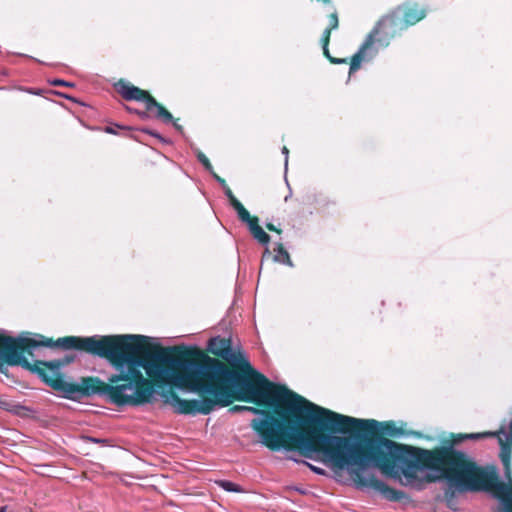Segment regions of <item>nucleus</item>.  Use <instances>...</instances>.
Returning <instances> with one entry per match:
<instances>
[{
	"instance_id": "1",
	"label": "nucleus",
	"mask_w": 512,
	"mask_h": 512,
	"mask_svg": "<svg viewBox=\"0 0 512 512\" xmlns=\"http://www.w3.org/2000/svg\"><path fill=\"white\" fill-rule=\"evenodd\" d=\"M363 438L364 445L353 440L343 469L355 476L360 486L374 489L388 501L398 502L407 498V495L376 477L362 476L367 468L377 467L384 472L397 469L403 474L407 484L418 480V471H434L447 481L448 488L444 491V496L451 508L457 493L479 491H495L503 502L512 504V483L499 482L494 467L484 468L478 465L471 456L453 448L452 444L427 450L399 444L381 436ZM505 512H512V509H506Z\"/></svg>"
},
{
	"instance_id": "2",
	"label": "nucleus",
	"mask_w": 512,
	"mask_h": 512,
	"mask_svg": "<svg viewBox=\"0 0 512 512\" xmlns=\"http://www.w3.org/2000/svg\"><path fill=\"white\" fill-rule=\"evenodd\" d=\"M38 347H57L64 350H77L106 359L119 373L108 378L105 383L97 377H83L78 383L63 380L58 371L73 362L75 356H65L51 361H36L38 374L49 386L62 393L63 397L78 400L99 395L116 406H138L151 401L154 389L143 376L141 368L154 379H159L165 348L149 351V337L123 334L106 336H66L56 341L38 335Z\"/></svg>"
},
{
	"instance_id": "3",
	"label": "nucleus",
	"mask_w": 512,
	"mask_h": 512,
	"mask_svg": "<svg viewBox=\"0 0 512 512\" xmlns=\"http://www.w3.org/2000/svg\"><path fill=\"white\" fill-rule=\"evenodd\" d=\"M275 386L288 392L283 401H277L271 397L269 403L259 402L249 393L241 391L240 387H233V398L237 392L236 398L239 400H252L258 404L269 405L274 408V412L279 417L272 415L269 411L250 406L235 405L230 411H248L260 415V418H254L251 421L250 427L259 436L260 442L270 450L290 451L294 445L304 457L316 459V455L321 453L332 466L343 470V464L354 439L317 432V426L314 423L304 422L302 417L291 410L293 405L306 407L311 402L283 385L275 384Z\"/></svg>"
},
{
	"instance_id": "4",
	"label": "nucleus",
	"mask_w": 512,
	"mask_h": 512,
	"mask_svg": "<svg viewBox=\"0 0 512 512\" xmlns=\"http://www.w3.org/2000/svg\"><path fill=\"white\" fill-rule=\"evenodd\" d=\"M192 354L193 351L185 346L165 348L158 381L213 398L186 400L173 394L170 404L174 410L184 415H208L217 407L230 405L233 391L229 383L242 380L239 372L230 370L216 358L203 355L199 361L190 358Z\"/></svg>"
},
{
	"instance_id": "5",
	"label": "nucleus",
	"mask_w": 512,
	"mask_h": 512,
	"mask_svg": "<svg viewBox=\"0 0 512 512\" xmlns=\"http://www.w3.org/2000/svg\"><path fill=\"white\" fill-rule=\"evenodd\" d=\"M297 416L302 417L304 422L314 423L317 432L332 436L335 434H356L363 431L365 434L374 433L379 430L381 434L391 437H400L404 434L393 421L378 422L374 419H358L333 412L314 403H308L306 407L293 405L291 407Z\"/></svg>"
},
{
	"instance_id": "6",
	"label": "nucleus",
	"mask_w": 512,
	"mask_h": 512,
	"mask_svg": "<svg viewBox=\"0 0 512 512\" xmlns=\"http://www.w3.org/2000/svg\"><path fill=\"white\" fill-rule=\"evenodd\" d=\"M207 350L228 362L233 368L242 372L239 373L242 380L237 381L236 384H230L231 390L233 387H240L241 391L249 393L259 402H271V397L277 401H283L286 390L280 389L275 386V383L270 382L263 374L259 373L252 368L246 355L232 347L230 338H221L219 336L211 338L207 345Z\"/></svg>"
},
{
	"instance_id": "7",
	"label": "nucleus",
	"mask_w": 512,
	"mask_h": 512,
	"mask_svg": "<svg viewBox=\"0 0 512 512\" xmlns=\"http://www.w3.org/2000/svg\"><path fill=\"white\" fill-rule=\"evenodd\" d=\"M405 30L395 11L382 17L368 34L359 50L353 55L349 73L357 71L363 61L372 59L378 52V47H387L397 34Z\"/></svg>"
},
{
	"instance_id": "8",
	"label": "nucleus",
	"mask_w": 512,
	"mask_h": 512,
	"mask_svg": "<svg viewBox=\"0 0 512 512\" xmlns=\"http://www.w3.org/2000/svg\"><path fill=\"white\" fill-rule=\"evenodd\" d=\"M36 338L30 337H11L0 334V367L2 361L9 366H21L22 368L34 373L36 365L31 364L24 356V352L33 354V349L38 347Z\"/></svg>"
},
{
	"instance_id": "9",
	"label": "nucleus",
	"mask_w": 512,
	"mask_h": 512,
	"mask_svg": "<svg viewBox=\"0 0 512 512\" xmlns=\"http://www.w3.org/2000/svg\"><path fill=\"white\" fill-rule=\"evenodd\" d=\"M116 90L125 100L144 102L147 110H155V119L161 120L164 123L172 121V114L158 103L148 91L131 85L123 80H120L116 84Z\"/></svg>"
},
{
	"instance_id": "10",
	"label": "nucleus",
	"mask_w": 512,
	"mask_h": 512,
	"mask_svg": "<svg viewBox=\"0 0 512 512\" xmlns=\"http://www.w3.org/2000/svg\"><path fill=\"white\" fill-rule=\"evenodd\" d=\"M504 437H500V452L499 458L504 467V475L509 483H512V470H511V458H512V419L508 425V431L505 426L500 428Z\"/></svg>"
},
{
	"instance_id": "11",
	"label": "nucleus",
	"mask_w": 512,
	"mask_h": 512,
	"mask_svg": "<svg viewBox=\"0 0 512 512\" xmlns=\"http://www.w3.org/2000/svg\"><path fill=\"white\" fill-rule=\"evenodd\" d=\"M394 11L398 15L401 23L405 24V29L416 24L426 16V11L424 9H420L417 5H401Z\"/></svg>"
},
{
	"instance_id": "12",
	"label": "nucleus",
	"mask_w": 512,
	"mask_h": 512,
	"mask_svg": "<svg viewBox=\"0 0 512 512\" xmlns=\"http://www.w3.org/2000/svg\"><path fill=\"white\" fill-rule=\"evenodd\" d=\"M240 221L248 225L249 231L252 234L253 238L257 240L260 244L265 246L269 244L270 236L263 230L261 226H259V219L257 217H252L249 214L248 219Z\"/></svg>"
},
{
	"instance_id": "13",
	"label": "nucleus",
	"mask_w": 512,
	"mask_h": 512,
	"mask_svg": "<svg viewBox=\"0 0 512 512\" xmlns=\"http://www.w3.org/2000/svg\"><path fill=\"white\" fill-rule=\"evenodd\" d=\"M492 437H496L498 439V443L500 444V437L504 436L500 429L499 431L496 432L487 431L481 433L457 434L456 436H454V439L451 442V444L454 446L455 444H459L464 440H479ZM447 445H450V443H448Z\"/></svg>"
},
{
	"instance_id": "14",
	"label": "nucleus",
	"mask_w": 512,
	"mask_h": 512,
	"mask_svg": "<svg viewBox=\"0 0 512 512\" xmlns=\"http://www.w3.org/2000/svg\"><path fill=\"white\" fill-rule=\"evenodd\" d=\"M224 189V194L228 198L230 205L234 208V210L237 213V216L239 220H246L249 217V212L247 209L242 205V203L234 196L231 189L228 187V185L222 187Z\"/></svg>"
},
{
	"instance_id": "15",
	"label": "nucleus",
	"mask_w": 512,
	"mask_h": 512,
	"mask_svg": "<svg viewBox=\"0 0 512 512\" xmlns=\"http://www.w3.org/2000/svg\"><path fill=\"white\" fill-rule=\"evenodd\" d=\"M276 254L273 257L275 262L282 263L289 267H293V262L290 258L288 251L284 248L282 243H277L275 248Z\"/></svg>"
},
{
	"instance_id": "16",
	"label": "nucleus",
	"mask_w": 512,
	"mask_h": 512,
	"mask_svg": "<svg viewBox=\"0 0 512 512\" xmlns=\"http://www.w3.org/2000/svg\"><path fill=\"white\" fill-rule=\"evenodd\" d=\"M125 109L127 112H129L131 114H136L141 120H148L150 118H155L154 117L155 110L149 111L146 109L145 111H142V110H139L136 108H132L130 106H125Z\"/></svg>"
},
{
	"instance_id": "17",
	"label": "nucleus",
	"mask_w": 512,
	"mask_h": 512,
	"mask_svg": "<svg viewBox=\"0 0 512 512\" xmlns=\"http://www.w3.org/2000/svg\"><path fill=\"white\" fill-rule=\"evenodd\" d=\"M219 485L221 488H223L225 491H228V492H240L241 491L240 486L231 481L223 480L219 483Z\"/></svg>"
},
{
	"instance_id": "18",
	"label": "nucleus",
	"mask_w": 512,
	"mask_h": 512,
	"mask_svg": "<svg viewBox=\"0 0 512 512\" xmlns=\"http://www.w3.org/2000/svg\"><path fill=\"white\" fill-rule=\"evenodd\" d=\"M197 159L205 167V169L207 171L212 172L213 167H212L209 159L206 157V155L204 153H202L201 151H198L197 152Z\"/></svg>"
},
{
	"instance_id": "19",
	"label": "nucleus",
	"mask_w": 512,
	"mask_h": 512,
	"mask_svg": "<svg viewBox=\"0 0 512 512\" xmlns=\"http://www.w3.org/2000/svg\"><path fill=\"white\" fill-rule=\"evenodd\" d=\"M289 459L297 462V463H303L305 465H307L314 473L318 474V475H325L326 472L324 469L320 468V467H317V466H314L306 461H298L297 459L295 458H292V457H289Z\"/></svg>"
},
{
	"instance_id": "20",
	"label": "nucleus",
	"mask_w": 512,
	"mask_h": 512,
	"mask_svg": "<svg viewBox=\"0 0 512 512\" xmlns=\"http://www.w3.org/2000/svg\"><path fill=\"white\" fill-rule=\"evenodd\" d=\"M338 15L337 13L334 11L330 14L329 16V29L331 30H334L338 27Z\"/></svg>"
},
{
	"instance_id": "21",
	"label": "nucleus",
	"mask_w": 512,
	"mask_h": 512,
	"mask_svg": "<svg viewBox=\"0 0 512 512\" xmlns=\"http://www.w3.org/2000/svg\"><path fill=\"white\" fill-rule=\"evenodd\" d=\"M331 29L329 28H326L322 34V37H321V42L323 44V46H328L329 44V41H330V35H331Z\"/></svg>"
},
{
	"instance_id": "22",
	"label": "nucleus",
	"mask_w": 512,
	"mask_h": 512,
	"mask_svg": "<svg viewBox=\"0 0 512 512\" xmlns=\"http://www.w3.org/2000/svg\"><path fill=\"white\" fill-rule=\"evenodd\" d=\"M140 131H142V132H144L146 134H149V135H151L153 137H156V138H158L162 142H165V139L159 133H157V132H155L153 130H150L148 128H142V129H140Z\"/></svg>"
},
{
	"instance_id": "23",
	"label": "nucleus",
	"mask_w": 512,
	"mask_h": 512,
	"mask_svg": "<svg viewBox=\"0 0 512 512\" xmlns=\"http://www.w3.org/2000/svg\"><path fill=\"white\" fill-rule=\"evenodd\" d=\"M84 439L88 442L96 443V444H106L107 443V439L95 438L92 436H86V437H84Z\"/></svg>"
},
{
	"instance_id": "24",
	"label": "nucleus",
	"mask_w": 512,
	"mask_h": 512,
	"mask_svg": "<svg viewBox=\"0 0 512 512\" xmlns=\"http://www.w3.org/2000/svg\"><path fill=\"white\" fill-rule=\"evenodd\" d=\"M51 84L53 86H73L72 83L62 80V79H55V80L51 81Z\"/></svg>"
},
{
	"instance_id": "25",
	"label": "nucleus",
	"mask_w": 512,
	"mask_h": 512,
	"mask_svg": "<svg viewBox=\"0 0 512 512\" xmlns=\"http://www.w3.org/2000/svg\"><path fill=\"white\" fill-rule=\"evenodd\" d=\"M210 173L213 175L214 179H215V180H216V181H217V182H218L222 187H224V186H226V185H227L226 181H225L223 178H221L219 175H217L213 170H212V172H210Z\"/></svg>"
},
{
	"instance_id": "26",
	"label": "nucleus",
	"mask_w": 512,
	"mask_h": 512,
	"mask_svg": "<svg viewBox=\"0 0 512 512\" xmlns=\"http://www.w3.org/2000/svg\"><path fill=\"white\" fill-rule=\"evenodd\" d=\"M266 228L269 230V231H273V232H276L278 234H280L282 231L281 229L277 228L274 224L272 223H266L265 224Z\"/></svg>"
},
{
	"instance_id": "27",
	"label": "nucleus",
	"mask_w": 512,
	"mask_h": 512,
	"mask_svg": "<svg viewBox=\"0 0 512 512\" xmlns=\"http://www.w3.org/2000/svg\"><path fill=\"white\" fill-rule=\"evenodd\" d=\"M282 153L285 155V166L287 167L289 150L286 146L282 148Z\"/></svg>"
},
{
	"instance_id": "28",
	"label": "nucleus",
	"mask_w": 512,
	"mask_h": 512,
	"mask_svg": "<svg viewBox=\"0 0 512 512\" xmlns=\"http://www.w3.org/2000/svg\"><path fill=\"white\" fill-rule=\"evenodd\" d=\"M288 490H294L300 494H305V490H303L302 488H299V487H296V486H291V487H288L287 488Z\"/></svg>"
},
{
	"instance_id": "29",
	"label": "nucleus",
	"mask_w": 512,
	"mask_h": 512,
	"mask_svg": "<svg viewBox=\"0 0 512 512\" xmlns=\"http://www.w3.org/2000/svg\"><path fill=\"white\" fill-rule=\"evenodd\" d=\"M105 131H106L107 133H110V134H117V133H118V132L116 131V129H115L114 127H111V126H107V127L105 128Z\"/></svg>"
},
{
	"instance_id": "30",
	"label": "nucleus",
	"mask_w": 512,
	"mask_h": 512,
	"mask_svg": "<svg viewBox=\"0 0 512 512\" xmlns=\"http://www.w3.org/2000/svg\"><path fill=\"white\" fill-rule=\"evenodd\" d=\"M330 61L332 63H336V64H340V63H344L345 62V59H339V58H330Z\"/></svg>"
},
{
	"instance_id": "31",
	"label": "nucleus",
	"mask_w": 512,
	"mask_h": 512,
	"mask_svg": "<svg viewBox=\"0 0 512 512\" xmlns=\"http://www.w3.org/2000/svg\"><path fill=\"white\" fill-rule=\"evenodd\" d=\"M323 52L325 54V56L330 60V58H332L329 54V49H328V46H323Z\"/></svg>"
},
{
	"instance_id": "32",
	"label": "nucleus",
	"mask_w": 512,
	"mask_h": 512,
	"mask_svg": "<svg viewBox=\"0 0 512 512\" xmlns=\"http://www.w3.org/2000/svg\"><path fill=\"white\" fill-rule=\"evenodd\" d=\"M170 123H173V126L175 127L176 130L182 131V129H183L182 126L179 125L177 122H175L173 119Z\"/></svg>"
},
{
	"instance_id": "33",
	"label": "nucleus",
	"mask_w": 512,
	"mask_h": 512,
	"mask_svg": "<svg viewBox=\"0 0 512 512\" xmlns=\"http://www.w3.org/2000/svg\"><path fill=\"white\" fill-rule=\"evenodd\" d=\"M269 255H270L269 249H268V247H266V249L263 253V256H262V261L265 259L266 256H269Z\"/></svg>"
},
{
	"instance_id": "34",
	"label": "nucleus",
	"mask_w": 512,
	"mask_h": 512,
	"mask_svg": "<svg viewBox=\"0 0 512 512\" xmlns=\"http://www.w3.org/2000/svg\"><path fill=\"white\" fill-rule=\"evenodd\" d=\"M6 511H7V506L0 507V512H6Z\"/></svg>"
},
{
	"instance_id": "35",
	"label": "nucleus",
	"mask_w": 512,
	"mask_h": 512,
	"mask_svg": "<svg viewBox=\"0 0 512 512\" xmlns=\"http://www.w3.org/2000/svg\"><path fill=\"white\" fill-rule=\"evenodd\" d=\"M438 477L429 478V481H435Z\"/></svg>"
},
{
	"instance_id": "36",
	"label": "nucleus",
	"mask_w": 512,
	"mask_h": 512,
	"mask_svg": "<svg viewBox=\"0 0 512 512\" xmlns=\"http://www.w3.org/2000/svg\"><path fill=\"white\" fill-rule=\"evenodd\" d=\"M290 196H291V193L285 197V201H287L288 199H290Z\"/></svg>"
}]
</instances>
